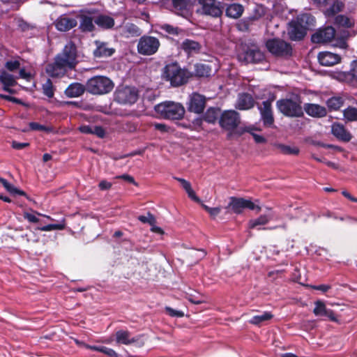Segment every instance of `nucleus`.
Masks as SVG:
<instances>
[{"mask_svg":"<svg viewBox=\"0 0 357 357\" xmlns=\"http://www.w3.org/2000/svg\"><path fill=\"white\" fill-rule=\"evenodd\" d=\"M95 23L105 29H112L114 26V20L106 15H100L95 19Z\"/></svg>","mask_w":357,"mask_h":357,"instance_id":"33","label":"nucleus"},{"mask_svg":"<svg viewBox=\"0 0 357 357\" xmlns=\"http://www.w3.org/2000/svg\"><path fill=\"white\" fill-rule=\"evenodd\" d=\"M96 349L105 354H107L109 357H118V355L116 353V351L111 348H108V347L102 346L98 348L96 347Z\"/></svg>","mask_w":357,"mask_h":357,"instance_id":"51","label":"nucleus"},{"mask_svg":"<svg viewBox=\"0 0 357 357\" xmlns=\"http://www.w3.org/2000/svg\"><path fill=\"white\" fill-rule=\"evenodd\" d=\"M206 98L204 96L198 93H193L189 97L187 102V109L190 112L202 114L206 107Z\"/></svg>","mask_w":357,"mask_h":357,"instance_id":"16","label":"nucleus"},{"mask_svg":"<svg viewBox=\"0 0 357 357\" xmlns=\"http://www.w3.org/2000/svg\"><path fill=\"white\" fill-rule=\"evenodd\" d=\"M335 38V29L332 26H327L318 29L311 36L313 43H327Z\"/></svg>","mask_w":357,"mask_h":357,"instance_id":"15","label":"nucleus"},{"mask_svg":"<svg viewBox=\"0 0 357 357\" xmlns=\"http://www.w3.org/2000/svg\"><path fill=\"white\" fill-rule=\"evenodd\" d=\"M165 312L172 317H184V312L181 310H176L171 307H165Z\"/></svg>","mask_w":357,"mask_h":357,"instance_id":"50","label":"nucleus"},{"mask_svg":"<svg viewBox=\"0 0 357 357\" xmlns=\"http://www.w3.org/2000/svg\"><path fill=\"white\" fill-rule=\"evenodd\" d=\"M194 69L195 76L199 77H208L211 73V67L205 63H196Z\"/></svg>","mask_w":357,"mask_h":357,"instance_id":"35","label":"nucleus"},{"mask_svg":"<svg viewBox=\"0 0 357 357\" xmlns=\"http://www.w3.org/2000/svg\"><path fill=\"white\" fill-rule=\"evenodd\" d=\"M265 46L267 50L275 57L289 58L292 56L291 45L280 38L268 39L266 40Z\"/></svg>","mask_w":357,"mask_h":357,"instance_id":"8","label":"nucleus"},{"mask_svg":"<svg viewBox=\"0 0 357 357\" xmlns=\"http://www.w3.org/2000/svg\"><path fill=\"white\" fill-rule=\"evenodd\" d=\"M96 44L97 47L93 51V56L95 58L109 57L115 52V50L114 48L108 47L105 43L96 41Z\"/></svg>","mask_w":357,"mask_h":357,"instance_id":"28","label":"nucleus"},{"mask_svg":"<svg viewBox=\"0 0 357 357\" xmlns=\"http://www.w3.org/2000/svg\"><path fill=\"white\" fill-rule=\"evenodd\" d=\"M79 29L82 32H91L94 30L95 26L93 22V18L90 16L80 15V22Z\"/></svg>","mask_w":357,"mask_h":357,"instance_id":"34","label":"nucleus"},{"mask_svg":"<svg viewBox=\"0 0 357 357\" xmlns=\"http://www.w3.org/2000/svg\"><path fill=\"white\" fill-rule=\"evenodd\" d=\"M333 24L337 27L349 29L354 26L355 20L352 17L340 14L334 17Z\"/></svg>","mask_w":357,"mask_h":357,"instance_id":"30","label":"nucleus"},{"mask_svg":"<svg viewBox=\"0 0 357 357\" xmlns=\"http://www.w3.org/2000/svg\"><path fill=\"white\" fill-rule=\"evenodd\" d=\"M331 0H312L314 5L324 13V9L327 8Z\"/></svg>","mask_w":357,"mask_h":357,"instance_id":"52","label":"nucleus"},{"mask_svg":"<svg viewBox=\"0 0 357 357\" xmlns=\"http://www.w3.org/2000/svg\"><path fill=\"white\" fill-rule=\"evenodd\" d=\"M160 29L165 31L167 33L173 35V36H178L179 34L180 29L178 27H175L171 24H165L161 25Z\"/></svg>","mask_w":357,"mask_h":357,"instance_id":"48","label":"nucleus"},{"mask_svg":"<svg viewBox=\"0 0 357 357\" xmlns=\"http://www.w3.org/2000/svg\"><path fill=\"white\" fill-rule=\"evenodd\" d=\"M351 36V33L348 30H342L339 31L337 34L335 33V37H337L341 39L348 40V38Z\"/></svg>","mask_w":357,"mask_h":357,"instance_id":"62","label":"nucleus"},{"mask_svg":"<svg viewBox=\"0 0 357 357\" xmlns=\"http://www.w3.org/2000/svg\"><path fill=\"white\" fill-rule=\"evenodd\" d=\"M220 109L215 107H209L203 116V119L208 123L214 124L219 114Z\"/></svg>","mask_w":357,"mask_h":357,"instance_id":"36","label":"nucleus"},{"mask_svg":"<svg viewBox=\"0 0 357 357\" xmlns=\"http://www.w3.org/2000/svg\"><path fill=\"white\" fill-rule=\"evenodd\" d=\"M202 6V13L212 17H220L223 13V7L221 3L216 0H198Z\"/></svg>","mask_w":357,"mask_h":357,"instance_id":"14","label":"nucleus"},{"mask_svg":"<svg viewBox=\"0 0 357 357\" xmlns=\"http://www.w3.org/2000/svg\"><path fill=\"white\" fill-rule=\"evenodd\" d=\"M257 130V128H256L253 126H248V127H244V128H240L236 132V137H241L244 133L248 132V133H250L252 136L253 139H255V142L257 144H264V143H266L267 140H266V139L264 137L253 132L254 130Z\"/></svg>","mask_w":357,"mask_h":357,"instance_id":"29","label":"nucleus"},{"mask_svg":"<svg viewBox=\"0 0 357 357\" xmlns=\"http://www.w3.org/2000/svg\"><path fill=\"white\" fill-rule=\"evenodd\" d=\"M343 115L348 121H357V108L349 106L343 111Z\"/></svg>","mask_w":357,"mask_h":357,"instance_id":"42","label":"nucleus"},{"mask_svg":"<svg viewBox=\"0 0 357 357\" xmlns=\"http://www.w3.org/2000/svg\"><path fill=\"white\" fill-rule=\"evenodd\" d=\"M92 135H94L99 138H103L105 136V130L100 126H95L92 128Z\"/></svg>","mask_w":357,"mask_h":357,"instance_id":"53","label":"nucleus"},{"mask_svg":"<svg viewBox=\"0 0 357 357\" xmlns=\"http://www.w3.org/2000/svg\"><path fill=\"white\" fill-rule=\"evenodd\" d=\"M332 134L339 140L348 142L351 139V135L347 130L345 127L338 123H335L332 126Z\"/></svg>","mask_w":357,"mask_h":357,"instance_id":"22","label":"nucleus"},{"mask_svg":"<svg viewBox=\"0 0 357 357\" xmlns=\"http://www.w3.org/2000/svg\"><path fill=\"white\" fill-rule=\"evenodd\" d=\"M29 126L31 130L43 131L51 132L53 130L52 127L41 125L37 122H30Z\"/></svg>","mask_w":357,"mask_h":357,"instance_id":"45","label":"nucleus"},{"mask_svg":"<svg viewBox=\"0 0 357 357\" xmlns=\"http://www.w3.org/2000/svg\"><path fill=\"white\" fill-rule=\"evenodd\" d=\"M255 100L248 93H240L238 96L236 108L239 110H248L254 107Z\"/></svg>","mask_w":357,"mask_h":357,"instance_id":"19","label":"nucleus"},{"mask_svg":"<svg viewBox=\"0 0 357 357\" xmlns=\"http://www.w3.org/2000/svg\"><path fill=\"white\" fill-rule=\"evenodd\" d=\"M243 10V6L241 4L232 3L227 7L225 15L228 17L238 19L242 15Z\"/></svg>","mask_w":357,"mask_h":357,"instance_id":"31","label":"nucleus"},{"mask_svg":"<svg viewBox=\"0 0 357 357\" xmlns=\"http://www.w3.org/2000/svg\"><path fill=\"white\" fill-rule=\"evenodd\" d=\"M303 109L309 116L312 117L321 118L327 114L326 108L317 104L306 103Z\"/></svg>","mask_w":357,"mask_h":357,"instance_id":"25","label":"nucleus"},{"mask_svg":"<svg viewBox=\"0 0 357 357\" xmlns=\"http://www.w3.org/2000/svg\"><path fill=\"white\" fill-rule=\"evenodd\" d=\"M155 109L165 119L169 120H181L185 114L184 107L178 102L172 101H165L158 104L155 107Z\"/></svg>","mask_w":357,"mask_h":357,"instance_id":"5","label":"nucleus"},{"mask_svg":"<svg viewBox=\"0 0 357 357\" xmlns=\"http://www.w3.org/2000/svg\"><path fill=\"white\" fill-rule=\"evenodd\" d=\"M29 143L26 142H18L17 141L12 142V148L16 150H21L24 148L29 146Z\"/></svg>","mask_w":357,"mask_h":357,"instance_id":"57","label":"nucleus"},{"mask_svg":"<svg viewBox=\"0 0 357 357\" xmlns=\"http://www.w3.org/2000/svg\"><path fill=\"white\" fill-rule=\"evenodd\" d=\"M175 179L177 180L181 183V186L185 190V192L192 188L190 183L187 180L177 177H176Z\"/></svg>","mask_w":357,"mask_h":357,"instance_id":"60","label":"nucleus"},{"mask_svg":"<svg viewBox=\"0 0 357 357\" xmlns=\"http://www.w3.org/2000/svg\"><path fill=\"white\" fill-rule=\"evenodd\" d=\"M65 228V223L50 224L43 227H37V231H49L52 230H62Z\"/></svg>","mask_w":357,"mask_h":357,"instance_id":"44","label":"nucleus"},{"mask_svg":"<svg viewBox=\"0 0 357 357\" xmlns=\"http://www.w3.org/2000/svg\"><path fill=\"white\" fill-rule=\"evenodd\" d=\"M202 47V45L199 42L188 38L185 39L181 43L182 50L188 55H192L200 53Z\"/></svg>","mask_w":357,"mask_h":357,"instance_id":"26","label":"nucleus"},{"mask_svg":"<svg viewBox=\"0 0 357 357\" xmlns=\"http://www.w3.org/2000/svg\"><path fill=\"white\" fill-rule=\"evenodd\" d=\"M314 17L310 13H304L297 17L296 20L289 23L288 35L291 40L298 41L304 38L307 31L314 25Z\"/></svg>","mask_w":357,"mask_h":357,"instance_id":"2","label":"nucleus"},{"mask_svg":"<svg viewBox=\"0 0 357 357\" xmlns=\"http://www.w3.org/2000/svg\"><path fill=\"white\" fill-rule=\"evenodd\" d=\"M92 128L93 126L90 125H82L78 128V130L80 132L84 134H92Z\"/></svg>","mask_w":357,"mask_h":357,"instance_id":"63","label":"nucleus"},{"mask_svg":"<svg viewBox=\"0 0 357 357\" xmlns=\"http://www.w3.org/2000/svg\"><path fill=\"white\" fill-rule=\"evenodd\" d=\"M239 60L248 63H259L265 60L264 53L255 44L245 45L238 54Z\"/></svg>","mask_w":357,"mask_h":357,"instance_id":"11","label":"nucleus"},{"mask_svg":"<svg viewBox=\"0 0 357 357\" xmlns=\"http://www.w3.org/2000/svg\"><path fill=\"white\" fill-rule=\"evenodd\" d=\"M142 30L136 24L130 22L126 23L121 27V34L126 38L140 36Z\"/></svg>","mask_w":357,"mask_h":357,"instance_id":"27","label":"nucleus"},{"mask_svg":"<svg viewBox=\"0 0 357 357\" xmlns=\"http://www.w3.org/2000/svg\"><path fill=\"white\" fill-rule=\"evenodd\" d=\"M17 27L22 31H26L30 29V25L22 19L17 21Z\"/></svg>","mask_w":357,"mask_h":357,"instance_id":"59","label":"nucleus"},{"mask_svg":"<svg viewBox=\"0 0 357 357\" xmlns=\"http://www.w3.org/2000/svg\"><path fill=\"white\" fill-rule=\"evenodd\" d=\"M276 107L281 114L287 117H302L304 115L299 99L281 98L276 102Z\"/></svg>","mask_w":357,"mask_h":357,"instance_id":"7","label":"nucleus"},{"mask_svg":"<svg viewBox=\"0 0 357 357\" xmlns=\"http://www.w3.org/2000/svg\"><path fill=\"white\" fill-rule=\"evenodd\" d=\"M344 102V100L343 98L340 96H333L329 98L327 102V106L331 110H337L339 109Z\"/></svg>","mask_w":357,"mask_h":357,"instance_id":"39","label":"nucleus"},{"mask_svg":"<svg viewBox=\"0 0 357 357\" xmlns=\"http://www.w3.org/2000/svg\"><path fill=\"white\" fill-rule=\"evenodd\" d=\"M20 67V62L17 60L15 61H7L5 63V68L10 71L14 72L17 70H18Z\"/></svg>","mask_w":357,"mask_h":357,"instance_id":"49","label":"nucleus"},{"mask_svg":"<svg viewBox=\"0 0 357 357\" xmlns=\"http://www.w3.org/2000/svg\"><path fill=\"white\" fill-rule=\"evenodd\" d=\"M172 3L175 10L183 11L187 9L189 0H172Z\"/></svg>","mask_w":357,"mask_h":357,"instance_id":"47","label":"nucleus"},{"mask_svg":"<svg viewBox=\"0 0 357 357\" xmlns=\"http://www.w3.org/2000/svg\"><path fill=\"white\" fill-rule=\"evenodd\" d=\"M162 76L170 82L171 86L178 87L188 82L190 73L187 69L181 68L177 62H172L165 66Z\"/></svg>","mask_w":357,"mask_h":357,"instance_id":"3","label":"nucleus"},{"mask_svg":"<svg viewBox=\"0 0 357 357\" xmlns=\"http://www.w3.org/2000/svg\"><path fill=\"white\" fill-rule=\"evenodd\" d=\"M77 63V47L70 41L55 56L54 62L46 66L45 71L51 77H61L65 75L68 70L75 69Z\"/></svg>","mask_w":357,"mask_h":357,"instance_id":"1","label":"nucleus"},{"mask_svg":"<svg viewBox=\"0 0 357 357\" xmlns=\"http://www.w3.org/2000/svg\"><path fill=\"white\" fill-rule=\"evenodd\" d=\"M275 146L284 155H296L299 153L300 150L296 146H290L283 144H277Z\"/></svg>","mask_w":357,"mask_h":357,"instance_id":"40","label":"nucleus"},{"mask_svg":"<svg viewBox=\"0 0 357 357\" xmlns=\"http://www.w3.org/2000/svg\"><path fill=\"white\" fill-rule=\"evenodd\" d=\"M85 91H86V84L84 85L79 82H73L68 85L64 93L68 98H77L82 96Z\"/></svg>","mask_w":357,"mask_h":357,"instance_id":"23","label":"nucleus"},{"mask_svg":"<svg viewBox=\"0 0 357 357\" xmlns=\"http://www.w3.org/2000/svg\"><path fill=\"white\" fill-rule=\"evenodd\" d=\"M130 333L128 331L120 330L116 333V339L118 343L123 344L126 345L130 344L139 340L138 337H135L130 339Z\"/></svg>","mask_w":357,"mask_h":357,"instance_id":"32","label":"nucleus"},{"mask_svg":"<svg viewBox=\"0 0 357 357\" xmlns=\"http://www.w3.org/2000/svg\"><path fill=\"white\" fill-rule=\"evenodd\" d=\"M328 4L327 8L324 11V15L328 18L335 17L345 7V4L342 0H331Z\"/></svg>","mask_w":357,"mask_h":357,"instance_id":"21","label":"nucleus"},{"mask_svg":"<svg viewBox=\"0 0 357 357\" xmlns=\"http://www.w3.org/2000/svg\"><path fill=\"white\" fill-rule=\"evenodd\" d=\"M137 220L144 224H149L151 226H153L156 223V219L155 216L150 212L147 213V215H139L137 217Z\"/></svg>","mask_w":357,"mask_h":357,"instance_id":"46","label":"nucleus"},{"mask_svg":"<svg viewBox=\"0 0 357 357\" xmlns=\"http://www.w3.org/2000/svg\"><path fill=\"white\" fill-rule=\"evenodd\" d=\"M0 82L3 85V91L8 92L9 93H13L14 92L10 87L15 86L17 84V82L13 75L8 73L6 70H2L0 73Z\"/></svg>","mask_w":357,"mask_h":357,"instance_id":"24","label":"nucleus"},{"mask_svg":"<svg viewBox=\"0 0 357 357\" xmlns=\"http://www.w3.org/2000/svg\"><path fill=\"white\" fill-rule=\"evenodd\" d=\"M23 216L24 219L32 223H37L40 220L39 218H37L34 214L28 212L24 213Z\"/></svg>","mask_w":357,"mask_h":357,"instance_id":"58","label":"nucleus"},{"mask_svg":"<svg viewBox=\"0 0 357 357\" xmlns=\"http://www.w3.org/2000/svg\"><path fill=\"white\" fill-rule=\"evenodd\" d=\"M116 102L121 105H132L138 99V91L135 87L120 85L114 94Z\"/></svg>","mask_w":357,"mask_h":357,"instance_id":"10","label":"nucleus"},{"mask_svg":"<svg viewBox=\"0 0 357 357\" xmlns=\"http://www.w3.org/2000/svg\"><path fill=\"white\" fill-rule=\"evenodd\" d=\"M314 305L313 313L316 317H324L325 319H328L335 323L339 322L335 312L333 310L328 308L324 301L317 300L314 302Z\"/></svg>","mask_w":357,"mask_h":357,"instance_id":"17","label":"nucleus"},{"mask_svg":"<svg viewBox=\"0 0 357 357\" xmlns=\"http://www.w3.org/2000/svg\"><path fill=\"white\" fill-rule=\"evenodd\" d=\"M312 289L314 290L321 291L323 293L327 292L328 290L331 289V285L330 284H319V285H312L311 286Z\"/></svg>","mask_w":357,"mask_h":357,"instance_id":"56","label":"nucleus"},{"mask_svg":"<svg viewBox=\"0 0 357 357\" xmlns=\"http://www.w3.org/2000/svg\"><path fill=\"white\" fill-rule=\"evenodd\" d=\"M115 178H116V179H122V180H123L125 181H127L128 183L133 184L135 186L138 185L137 183L135 181L134 177L130 176V175H129V174H122V175L116 176L115 177Z\"/></svg>","mask_w":357,"mask_h":357,"instance_id":"54","label":"nucleus"},{"mask_svg":"<svg viewBox=\"0 0 357 357\" xmlns=\"http://www.w3.org/2000/svg\"><path fill=\"white\" fill-rule=\"evenodd\" d=\"M43 93L49 98H52L54 96V88L53 83L50 79H47L42 86Z\"/></svg>","mask_w":357,"mask_h":357,"instance_id":"41","label":"nucleus"},{"mask_svg":"<svg viewBox=\"0 0 357 357\" xmlns=\"http://www.w3.org/2000/svg\"><path fill=\"white\" fill-rule=\"evenodd\" d=\"M0 183L3 185V187L6 189L9 192H13L14 190V185L8 182V181L3 178L0 177Z\"/></svg>","mask_w":357,"mask_h":357,"instance_id":"61","label":"nucleus"},{"mask_svg":"<svg viewBox=\"0 0 357 357\" xmlns=\"http://www.w3.org/2000/svg\"><path fill=\"white\" fill-rule=\"evenodd\" d=\"M344 77L349 82H357V59L351 62L350 70L344 73Z\"/></svg>","mask_w":357,"mask_h":357,"instance_id":"37","label":"nucleus"},{"mask_svg":"<svg viewBox=\"0 0 357 357\" xmlns=\"http://www.w3.org/2000/svg\"><path fill=\"white\" fill-rule=\"evenodd\" d=\"M112 184L110 182L107 181L106 180L101 181L98 184V187L101 190H109L112 188Z\"/></svg>","mask_w":357,"mask_h":357,"instance_id":"64","label":"nucleus"},{"mask_svg":"<svg viewBox=\"0 0 357 357\" xmlns=\"http://www.w3.org/2000/svg\"><path fill=\"white\" fill-rule=\"evenodd\" d=\"M160 42L156 37L144 35L141 36L137 45V52L144 56L155 54L159 50Z\"/></svg>","mask_w":357,"mask_h":357,"instance_id":"9","label":"nucleus"},{"mask_svg":"<svg viewBox=\"0 0 357 357\" xmlns=\"http://www.w3.org/2000/svg\"><path fill=\"white\" fill-rule=\"evenodd\" d=\"M270 220V218L266 215H261L259 218L252 220L249 222V227L254 229L259 225H265Z\"/></svg>","mask_w":357,"mask_h":357,"instance_id":"43","label":"nucleus"},{"mask_svg":"<svg viewBox=\"0 0 357 357\" xmlns=\"http://www.w3.org/2000/svg\"><path fill=\"white\" fill-rule=\"evenodd\" d=\"M229 199L228 208H231V211L236 214H241L245 208L250 210L256 209L257 212L261 211V207L255 204V203L250 200L236 197H231Z\"/></svg>","mask_w":357,"mask_h":357,"instance_id":"12","label":"nucleus"},{"mask_svg":"<svg viewBox=\"0 0 357 357\" xmlns=\"http://www.w3.org/2000/svg\"><path fill=\"white\" fill-rule=\"evenodd\" d=\"M318 60L321 66H332L341 61V57L337 54L330 52H323L318 54Z\"/></svg>","mask_w":357,"mask_h":357,"instance_id":"20","label":"nucleus"},{"mask_svg":"<svg viewBox=\"0 0 357 357\" xmlns=\"http://www.w3.org/2000/svg\"><path fill=\"white\" fill-rule=\"evenodd\" d=\"M264 15L263 8L260 7L255 10L254 13L249 17L251 21H255L261 18Z\"/></svg>","mask_w":357,"mask_h":357,"instance_id":"55","label":"nucleus"},{"mask_svg":"<svg viewBox=\"0 0 357 357\" xmlns=\"http://www.w3.org/2000/svg\"><path fill=\"white\" fill-rule=\"evenodd\" d=\"M273 317L271 312H264L262 314L253 316L249 322L251 324L260 326L261 323L268 321Z\"/></svg>","mask_w":357,"mask_h":357,"instance_id":"38","label":"nucleus"},{"mask_svg":"<svg viewBox=\"0 0 357 357\" xmlns=\"http://www.w3.org/2000/svg\"><path fill=\"white\" fill-rule=\"evenodd\" d=\"M241 115L240 114L233 109L224 111L219 118V125L220 128L227 131V139H231L233 137L236 136V132L241 127Z\"/></svg>","mask_w":357,"mask_h":357,"instance_id":"4","label":"nucleus"},{"mask_svg":"<svg viewBox=\"0 0 357 357\" xmlns=\"http://www.w3.org/2000/svg\"><path fill=\"white\" fill-rule=\"evenodd\" d=\"M77 22L75 18L68 17L66 15L59 17L54 22L56 29L59 31L66 32L75 27Z\"/></svg>","mask_w":357,"mask_h":357,"instance_id":"18","label":"nucleus"},{"mask_svg":"<svg viewBox=\"0 0 357 357\" xmlns=\"http://www.w3.org/2000/svg\"><path fill=\"white\" fill-rule=\"evenodd\" d=\"M86 91L93 95H103L109 93L114 88L113 82L105 76H94L86 82Z\"/></svg>","mask_w":357,"mask_h":357,"instance_id":"6","label":"nucleus"},{"mask_svg":"<svg viewBox=\"0 0 357 357\" xmlns=\"http://www.w3.org/2000/svg\"><path fill=\"white\" fill-rule=\"evenodd\" d=\"M273 98H268L262 102L261 105H258V109L260 113L261 121L263 125L266 128L273 127L275 119L272 107Z\"/></svg>","mask_w":357,"mask_h":357,"instance_id":"13","label":"nucleus"}]
</instances>
